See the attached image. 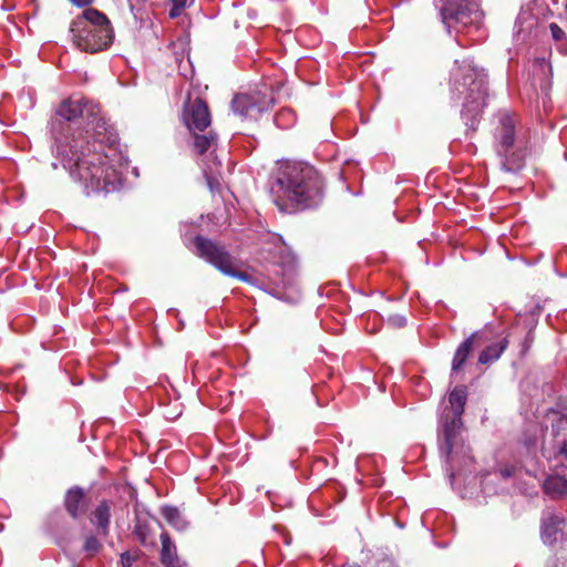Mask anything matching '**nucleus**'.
<instances>
[{"mask_svg": "<svg viewBox=\"0 0 567 567\" xmlns=\"http://www.w3.org/2000/svg\"><path fill=\"white\" fill-rule=\"evenodd\" d=\"M272 103V95L264 86V90L237 94L231 101V109L241 117L256 120L262 112L268 111Z\"/></svg>", "mask_w": 567, "mask_h": 567, "instance_id": "9", "label": "nucleus"}, {"mask_svg": "<svg viewBox=\"0 0 567 567\" xmlns=\"http://www.w3.org/2000/svg\"><path fill=\"white\" fill-rule=\"evenodd\" d=\"M342 567H359V566H342Z\"/></svg>", "mask_w": 567, "mask_h": 567, "instance_id": "29", "label": "nucleus"}, {"mask_svg": "<svg viewBox=\"0 0 567 567\" xmlns=\"http://www.w3.org/2000/svg\"><path fill=\"white\" fill-rule=\"evenodd\" d=\"M441 17L451 33L452 29L460 32L461 28L477 27L482 21L483 12L471 0H444L441 7Z\"/></svg>", "mask_w": 567, "mask_h": 567, "instance_id": "8", "label": "nucleus"}, {"mask_svg": "<svg viewBox=\"0 0 567 567\" xmlns=\"http://www.w3.org/2000/svg\"><path fill=\"white\" fill-rule=\"evenodd\" d=\"M161 514L164 517V519L177 532H184L189 526V522L187 520L183 512L176 506H162Z\"/></svg>", "mask_w": 567, "mask_h": 567, "instance_id": "15", "label": "nucleus"}, {"mask_svg": "<svg viewBox=\"0 0 567 567\" xmlns=\"http://www.w3.org/2000/svg\"><path fill=\"white\" fill-rule=\"evenodd\" d=\"M66 512L73 517L78 518L84 513V493L83 489L75 486L66 492L64 498Z\"/></svg>", "mask_w": 567, "mask_h": 567, "instance_id": "14", "label": "nucleus"}, {"mask_svg": "<svg viewBox=\"0 0 567 567\" xmlns=\"http://www.w3.org/2000/svg\"><path fill=\"white\" fill-rule=\"evenodd\" d=\"M55 157L86 195L117 190L127 158L118 151V136L100 116L96 104L69 97L51 122Z\"/></svg>", "mask_w": 567, "mask_h": 567, "instance_id": "1", "label": "nucleus"}, {"mask_svg": "<svg viewBox=\"0 0 567 567\" xmlns=\"http://www.w3.org/2000/svg\"><path fill=\"white\" fill-rule=\"evenodd\" d=\"M516 470L514 467H504L499 470V474L503 478H509L515 475Z\"/></svg>", "mask_w": 567, "mask_h": 567, "instance_id": "25", "label": "nucleus"}, {"mask_svg": "<svg viewBox=\"0 0 567 567\" xmlns=\"http://www.w3.org/2000/svg\"><path fill=\"white\" fill-rule=\"evenodd\" d=\"M83 549L90 556H93L101 549V543L95 536H89L84 542Z\"/></svg>", "mask_w": 567, "mask_h": 567, "instance_id": "22", "label": "nucleus"}, {"mask_svg": "<svg viewBox=\"0 0 567 567\" xmlns=\"http://www.w3.org/2000/svg\"><path fill=\"white\" fill-rule=\"evenodd\" d=\"M507 344H508L507 339L503 338L497 343L488 346L486 349H484L481 352V354L478 357V362L481 364H487L489 362L497 360L502 355L504 350L507 348Z\"/></svg>", "mask_w": 567, "mask_h": 567, "instance_id": "19", "label": "nucleus"}, {"mask_svg": "<svg viewBox=\"0 0 567 567\" xmlns=\"http://www.w3.org/2000/svg\"><path fill=\"white\" fill-rule=\"evenodd\" d=\"M475 337L476 333L472 334L457 347L452 361V372L458 371L467 360L473 348Z\"/></svg>", "mask_w": 567, "mask_h": 567, "instance_id": "18", "label": "nucleus"}, {"mask_svg": "<svg viewBox=\"0 0 567 567\" xmlns=\"http://www.w3.org/2000/svg\"><path fill=\"white\" fill-rule=\"evenodd\" d=\"M70 1L78 7H85L93 2V0H70Z\"/></svg>", "mask_w": 567, "mask_h": 567, "instance_id": "27", "label": "nucleus"}, {"mask_svg": "<svg viewBox=\"0 0 567 567\" xmlns=\"http://www.w3.org/2000/svg\"><path fill=\"white\" fill-rule=\"evenodd\" d=\"M110 519V505L106 502H102L92 513V523L97 527L99 532L103 536H106L109 534Z\"/></svg>", "mask_w": 567, "mask_h": 567, "instance_id": "17", "label": "nucleus"}, {"mask_svg": "<svg viewBox=\"0 0 567 567\" xmlns=\"http://www.w3.org/2000/svg\"><path fill=\"white\" fill-rule=\"evenodd\" d=\"M452 90L465 95L462 115L467 121H476L486 101V74L473 61L455 60L451 71Z\"/></svg>", "mask_w": 567, "mask_h": 567, "instance_id": "4", "label": "nucleus"}, {"mask_svg": "<svg viewBox=\"0 0 567 567\" xmlns=\"http://www.w3.org/2000/svg\"><path fill=\"white\" fill-rule=\"evenodd\" d=\"M543 489L551 498H559L567 494V474L565 468L549 475L543 483Z\"/></svg>", "mask_w": 567, "mask_h": 567, "instance_id": "13", "label": "nucleus"}, {"mask_svg": "<svg viewBox=\"0 0 567 567\" xmlns=\"http://www.w3.org/2000/svg\"><path fill=\"white\" fill-rule=\"evenodd\" d=\"M494 148L502 158V166L507 172H516L523 167V154L519 151L516 133L517 118L507 111L495 116Z\"/></svg>", "mask_w": 567, "mask_h": 567, "instance_id": "6", "label": "nucleus"}, {"mask_svg": "<svg viewBox=\"0 0 567 567\" xmlns=\"http://www.w3.org/2000/svg\"><path fill=\"white\" fill-rule=\"evenodd\" d=\"M561 454L565 456V458L567 460V441L564 443V445L561 446V450H560Z\"/></svg>", "mask_w": 567, "mask_h": 567, "instance_id": "28", "label": "nucleus"}, {"mask_svg": "<svg viewBox=\"0 0 567 567\" xmlns=\"http://www.w3.org/2000/svg\"><path fill=\"white\" fill-rule=\"evenodd\" d=\"M161 561L166 567H179L177 550L175 544L172 542L166 532L161 534Z\"/></svg>", "mask_w": 567, "mask_h": 567, "instance_id": "16", "label": "nucleus"}, {"mask_svg": "<svg viewBox=\"0 0 567 567\" xmlns=\"http://www.w3.org/2000/svg\"><path fill=\"white\" fill-rule=\"evenodd\" d=\"M72 28L74 44L82 51L95 53L106 49L113 40V30L106 16L86 9L82 20Z\"/></svg>", "mask_w": 567, "mask_h": 567, "instance_id": "5", "label": "nucleus"}, {"mask_svg": "<svg viewBox=\"0 0 567 567\" xmlns=\"http://www.w3.org/2000/svg\"><path fill=\"white\" fill-rule=\"evenodd\" d=\"M467 393L464 386L454 388L449 395V404L441 415V431L439 433L440 456L445 463L450 483L453 484L456 465L467 466L472 463L471 449L462 436V414L466 403Z\"/></svg>", "mask_w": 567, "mask_h": 567, "instance_id": "2", "label": "nucleus"}, {"mask_svg": "<svg viewBox=\"0 0 567 567\" xmlns=\"http://www.w3.org/2000/svg\"><path fill=\"white\" fill-rule=\"evenodd\" d=\"M277 184L284 196L300 208L315 207L322 198V179L308 164H287L282 167Z\"/></svg>", "mask_w": 567, "mask_h": 567, "instance_id": "3", "label": "nucleus"}, {"mask_svg": "<svg viewBox=\"0 0 567 567\" xmlns=\"http://www.w3.org/2000/svg\"><path fill=\"white\" fill-rule=\"evenodd\" d=\"M194 245L195 254L213 265L220 272L241 281L250 282L251 276L235 269L234 259L224 246L203 236H196Z\"/></svg>", "mask_w": 567, "mask_h": 567, "instance_id": "7", "label": "nucleus"}, {"mask_svg": "<svg viewBox=\"0 0 567 567\" xmlns=\"http://www.w3.org/2000/svg\"><path fill=\"white\" fill-rule=\"evenodd\" d=\"M567 536V520L558 514L547 511L542 518V538L545 544H555Z\"/></svg>", "mask_w": 567, "mask_h": 567, "instance_id": "12", "label": "nucleus"}, {"mask_svg": "<svg viewBox=\"0 0 567 567\" xmlns=\"http://www.w3.org/2000/svg\"><path fill=\"white\" fill-rule=\"evenodd\" d=\"M121 563L123 567H131L132 566V557L130 554L125 553L121 555Z\"/></svg>", "mask_w": 567, "mask_h": 567, "instance_id": "26", "label": "nucleus"}, {"mask_svg": "<svg viewBox=\"0 0 567 567\" xmlns=\"http://www.w3.org/2000/svg\"><path fill=\"white\" fill-rule=\"evenodd\" d=\"M549 31H550L551 38L557 43V49L559 50V52L563 54H567V38H566L564 30L558 24L550 23Z\"/></svg>", "mask_w": 567, "mask_h": 567, "instance_id": "21", "label": "nucleus"}, {"mask_svg": "<svg viewBox=\"0 0 567 567\" xmlns=\"http://www.w3.org/2000/svg\"><path fill=\"white\" fill-rule=\"evenodd\" d=\"M386 322L394 328H402L406 324V318L402 315H391L388 317Z\"/></svg>", "mask_w": 567, "mask_h": 567, "instance_id": "24", "label": "nucleus"}, {"mask_svg": "<svg viewBox=\"0 0 567 567\" xmlns=\"http://www.w3.org/2000/svg\"><path fill=\"white\" fill-rule=\"evenodd\" d=\"M183 118L190 131H204L210 124V113L206 103L196 99L185 104Z\"/></svg>", "mask_w": 567, "mask_h": 567, "instance_id": "11", "label": "nucleus"}, {"mask_svg": "<svg viewBox=\"0 0 567 567\" xmlns=\"http://www.w3.org/2000/svg\"><path fill=\"white\" fill-rule=\"evenodd\" d=\"M215 140L216 138L213 135H194V147L198 154L204 155V157L200 159V165L207 185L212 192L219 187L221 167L220 161L214 154L215 151H212L208 154H206V152H208L209 148L215 144Z\"/></svg>", "mask_w": 567, "mask_h": 567, "instance_id": "10", "label": "nucleus"}, {"mask_svg": "<svg viewBox=\"0 0 567 567\" xmlns=\"http://www.w3.org/2000/svg\"><path fill=\"white\" fill-rule=\"evenodd\" d=\"M172 8L169 10V17L176 18L181 14L183 9L186 7L187 0H171Z\"/></svg>", "mask_w": 567, "mask_h": 567, "instance_id": "23", "label": "nucleus"}, {"mask_svg": "<svg viewBox=\"0 0 567 567\" xmlns=\"http://www.w3.org/2000/svg\"><path fill=\"white\" fill-rule=\"evenodd\" d=\"M274 121L278 127L286 130L295 124L296 115L291 109H282L276 114Z\"/></svg>", "mask_w": 567, "mask_h": 567, "instance_id": "20", "label": "nucleus"}]
</instances>
